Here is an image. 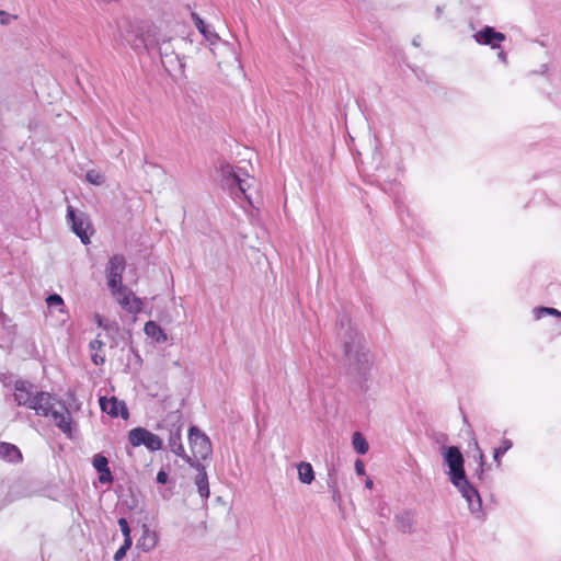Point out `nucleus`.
I'll return each mask as SVG.
<instances>
[{
  "instance_id": "nucleus-1",
  "label": "nucleus",
  "mask_w": 561,
  "mask_h": 561,
  "mask_svg": "<svg viewBox=\"0 0 561 561\" xmlns=\"http://www.w3.org/2000/svg\"><path fill=\"white\" fill-rule=\"evenodd\" d=\"M14 390V400L19 405L34 410L37 415L50 416L61 432L71 435V413L61 401L48 392L37 391L32 383L22 380L15 382Z\"/></svg>"
},
{
  "instance_id": "nucleus-2",
  "label": "nucleus",
  "mask_w": 561,
  "mask_h": 561,
  "mask_svg": "<svg viewBox=\"0 0 561 561\" xmlns=\"http://www.w3.org/2000/svg\"><path fill=\"white\" fill-rule=\"evenodd\" d=\"M342 346L346 375L362 382L373 367V356L366 347L364 336L356 329L348 328L342 336Z\"/></svg>"
},
{
  "instance_id": "nucleus-3",
  "label": "nucleus",
  "mask_w": 561,
  "mask_h": 561,
  "mask_svg": "<svg viewBox=\"0 0 561 561\" xmlns=\"http://www.w3.org/2000/svg\"><path fill=\"white\" fill-rule=\"evenodd\" d=\"M149 48L156 49L169 75L176 77L183 75L185 59L194 50V44L188 36L160 34Z\"/></svg>"
},
{
  "instance_id": "nucleus-4",
  "label": "nucleus",
  "mask_w": 561,
  "mask_h": 561,
  "mask_svg": "<svg viewBox=\"0 0 561 561\" xmlns=\"http://www.w3.org/2000/svg\"><path fill=\"white\" fill-rule=\"evenodd\" d=\"M444 462L448 467L450 482L458 489L468 503V508L473 514H479L482 508L481 497L473 485L466 478L463 457L456 446L442 447Z\"/></svg>"
},
{
  "instance_id": "nucleus-5",
  "label": "nucleus",
  "mask_w": 561,
  "mask_h": 561,
  "mask_svg": "<svg viewBox=\"0 0 561 561\" xmlns=\"http://www.w3.org/2000/svg\"><path fill=\"white\" fill-rule=\"evenodd\" d=\"M219 172L222 186L227 188L234 198L244 197L251 203L248 191L251 187L250 181H252V179L245 171L224 162L219 167Z\"/></svg>"
},
{
  "instance_id": "nucleus-6",
  "label": "nucleus",
  "mask_w": 561,
  "mask_h": 561,
  "mask_svg": "<svg viewBox=\"0 0 561 561\" xmlns=\"http://www.w3.org/2000/svg\"><path fill=\"white\" fill-rule=\"evenodd\" d=\"M144 27L135 21L123 20L117 24V32L114 39L121 45H128L135 49L146 46L149 48L150 42L142 37Z\"/></svg>"
},
{
  "instance_id": "nucleus-7",
  "label": "nucleus",
  "mask_w": 561,
  "mask_h": 561,
  "mask_svg": "<svg viewBox=\"0 0 561 561\" xmlns=\"http://www.w3.org/2000/svg\"><path fill=\"white\" fill-rule=\"evenodd\" d=\"M67 221L71 230L80 238L83 244L91 242L90 237L93 233V228L85 213L76 210L72 206H68Z\"/></svg>"
},
{
  "instance_id": "nucleus-8",
  "label": "nucleus",
  "mask_w": 561,
  "mask_h": 561,
  "mask_svg": "<svg viewBox=\"0 0 561 561\" xmlns=\"http://www.w3.org/2000/svg\"><path fill=\"white\" fill-rule=\"evenodd\" d=\"M188 442L193 460L199 461L207 459L211 455V443L206 434L196 426H192L188 431Z\"/></svg>"
},
{
  "instance_id": "nucleus-9",
  "label": "nucleus",
  "mask_w": 561,
  "mask_h": 561,
  "mask_svg": "<svg viewBox=\"0 0 561 561\" xmlns=\"http://www.w3.org/2000/svg\"><path fill=\"white\" fill-rule=\"evenodd\" d=\"M128 440L131 446L139 447L144 445L150 451H157L162 448V439L144 427H136L129 431Z\"/></svg>"
},
{
  "instance_id": "nucleus-10",
  "label": "nucleus",
  "mask_w": 561,
  "mask_h": 561,
  "mask_svg": "<svg viewBox=\"0 0 561 561\" xmlns=\"http://www.w3.org/2000/svg\"><path fill=\"white\" fill-rule=\"evenodd\" d=\"M126 267L125 257L121 254L112 256L106 265V279L110 290H115L123 285V273Z\"/></svg>"
},
{
  "instance_id": "nucleus-11",
  "label": "nucleus",
  "mask_w": 561,
  "mask_h": 561,
  "mask_svg": "<svg viewBox=\"0 0 561 561\" xmlns=\"http://www.w3.org/2000/svg\"><path fill=\"white\" fill-rule=\"evenodd\" d=\"M117 304L129 313H139L142 310V300L126 286L111 291Z\"/></svg>"
},
{
  "instance_id": "nucleus-12",
  "label": "nucleus",
  "mask_w": 561,
  "mask_h": 561,
  "mask_svg": "<svg viewBox=\"0 0 561 561\" xmlns=\"http://www.w3.org/2000/svg\"><path fill=\"white\" fill-rule=\"evenodd\" d=\"M99 401L101 410L111 416H122L125 420L128 417L129 414L125 402L119 401L117 398L112 397L106 399L105 397H101Z\"/></svg>"
},
{
  "instance_id": "nucleus-13",
  "label": "nucleus",
  "mask_w": 561,
  "mask_h": 561,
  "mask_svg": "<svg viewBox=\"0 0 561 561\" xmlns=\"http://www.w3.org/2000/svg\"><path fill=\"white\" fill-rule=\"evenodd\" d=\"M473 37L477 43L489 45L492 48L500 47V44L505 41V35L501 32H496L491 26H485L483 30L477 32Z\"/></svg>"
},
{
  "instance_id": "nucleus-14",
  "label": "nucleus",
  "mask_w": 561,
  "mask_h": 561,
  "mask_svg": "<svg viewBox=\"0 0 561 561\" xmlns=\"http://www.w3.org/2000/svg\"><path fill=\"white\" fill-rule=\"evenodd\" d=\"M187 463L198 471V473L195 478V484L197 486V491H198L199 495L205 500L208 499L210 491H209V484H208V476L205 470V467L199 461H195L193 459L191 460V462H187Z\"/></svg>"
},
{
  "instance_id": "nucleus-15",
  "label": "nucleus",
  "mask_w": 561,
  "mask_h": 561,
  "mask_svg": "<svg viewBox=\"0 0 561 561\" xmlns=\"http://www.w3.org/2000/svg\"><path fill=\"white\" fill-rule=\"evenodd\" d=\"M169 448L170 450L176 455L178 457L182 458L186 462H191L193 459L190 455L186 454L184 446L181 440V427L178 426L173 431L170 432L169 435Z\"/></svg>"
},
{
  "instance_id": "nucleus-16",
  "label": "nucleus",
  "mask_w": 561,
  "mask_h": 561,
  "mask_svg": "<svg viewBox=\"0 0 561 561\" xmlns=\"http://www.w3.org/2000/svg\"><path fill=\"white\" fill-rule=\"evenodd\" d=\"M158 543V535L156 531L149 529L148 526H142V534L137 541V547L145 552H149L156 548Z\"/></svg>"
},
{
  "instance_id": "nucleus-17",
  "label": "nucleus",
  "mask_w": 561,
  "mask_h": 561,
  "mask_svg": "<svg viewBox=\"0 0 561 561\" xmlns=\"http://www.w3.org/2000/svg\"><path fill=\"white\" fill-rule=\"evenodd\" d=\"M93 467L100 473L99 481L101 483H111L113 481V477L108 468V461L106 457L102 455H95L93 458Z\"/></svg>"
},
{
  "instance_id": "nucleus-18",
  "label": "nucleus",
  "mask_w": 561,
  "mask_h": 561,
  "mask_svg": "<svg viewBox=\"0 0 561 561\" xmlns=\"http://www.w3.org/2000/svg\"><path fill=\"white\" fill-rule=\"evenodd\" d=\"M0 458L9 462L18 463L22 461V454L15 445L0 442Z\"/></svg>"
},
{
  "instance_id": "nucleus-19",
  "label": "nucleus",
  "mask_w": 561,
  "mask_h": 561,
  "mask_svg": "<svg viewBox=\"0 0 561 561\" xmlns=\"http://www.w3.org/2000/svg\"><path fill=\"white\" fill-rule=\"evenodd\" d=\"M396 527L401 533H411L413 530L415 520L411 512H403L394 517Z\"/></svg>"
},
{
  "instance_id": "nucleus-20",
  "label": "nucleus",
  "mask_w": 561,
  "mask_h": 561,
  "mask_svg": "<svg viewBox=\"0 0 561 561\" xmlns=\"http://www.w3.org/2000/svg\"><path fill=\"white\" fill-rule=\"evenodd\" d=\"M192 20L196 28L203 34V36L210 43L215 44L219 37L213 32L203 21V19L195 12L192 13Z\"/></svg>"
},
{
  "instance_id": "nucleus-21",
  "label": "nucleus",
  "mask_w": 561,
  "mask_h": 561,
  "mask_svg": "<svg viewBox=\"0 0 561 561\" xmlns=\"http://www.w3.org/2000/svg\"><path fill=\"white\" fill-rule=\"evenodd\" d=\"M144 331L147 336L151 337L157 343H164L168 340L167 334L154 321L146 322Z\"/></svg>"
},
{
  "instance_id": "nucleus-22",
  "label": "nucleus",
  "mask_w": 561,
  "mask_h": 561,
  "mask_svg": "<svg viewBox=\"0 0 561 561\" xmlns=\"http://www.w3.org/2000/svg\"><path fill=\"white\" fill-rule=\"evenodd\" d=\"M298 479L301 483L310 484L314 480V472L309 462L301 461L297 466Z\"/></svg>"
},
{
  "instance_id": "nucleus-23",
  "label": "nucleus",
  "mask_w": 561,
  "mask_h": 561,
  "mask_svg": "<svg viewBox=\"0 0 561 561\" xmlns=\"http://www.w3.org/2000/svg\"><path fill=\"white\" fill-rule=\"evenodd\" d=\"M14 335V327L4 323V316L0 313V345L8 344Z\"/></svg>"
},
{
  "instance_id": "nucleus-24",
  "label": "nucleus",
  "mask_w": 561,
  "mask_h": 561,
  "mask_svg": "<svg viewBox=\"0 0 561 561\" xmlns=\"http://www.w3.org/2000/svg\"><path fill=\"white\" fill-rule=\"evenodd\" d=\"M352 445L355 451L358 453L359 455H365L369 449V445L366 438L359 432H355L353 434Z\"/></svg>"
},
{
  "instance_id": "nucleus-25",
  "label": "nucleus",
  "mask_w": 561,
  "mask_h": 561,
  "mask_svg": "<svg viewBox=\"0 0 561 561\" xmlns=\"http://www.w3.org/2000/svg\"><path fill=\"white\" fill-rule=\"evenodd\" d=\"M47 306L50 310H57L60 313H65V305L62 298L57 295H49L46 299Z\"/></svg>"
},
{
  "instance_id": "nucleus-26",
  "label": "nucleus",
  "mask_w": 561,
  "mask_h": 561,
  "mask_svg": "<svg viewBox=\"0 0 561 561\" xmlns=\"http://www.w3.org/2000/svg\"><path fill=\"white\" fill-rule=\"evenodd\" d=\"M534 314L536 319H540L542 316H556L561 317V312L554 308L550 307H539L534 310Z\"/></svg>"
},
{
  "instance_id": "nucleus-27",
  "label": "nucleus",
  "mask_w": 561,
  "mask_h": 561,
  "mask_svg": "<svg viewBox=\"0 0 561 561\" xmlns=\"http://www.w3.org/2000/svg\"><path fill=\"white\" fill-rule=\"evenodd\" d=\"M87 180L94 185H101L104 183V178L99 172L91 170L87 172Z\"/></svg>"
},
{
  "instance_id": "nucleus-28",
  "label": "nucleus",
  "mask_w": 561,
  "mask_h": 561,
  "mask_svg": "<svg viewBox=\"0 0 561 561\" xmlns=\"http://www.w3.org/2000/svg\"><path fill=\"white\" fill-rule=\"evenodd\" d=\"M130 547H131V539L124 540L123 546L115 552L114 560L121 561L126 556V552Z\"/></svg>"
},
{
  "instance_id": "nucleus-29",
  "label": "nucleus",
  "mask_w": 561,
  "mask_h": 561,
  "mask_svg": "<svg viewBox=\"0 0 561 561\" xmlns=\"http://www.w3.org/2000/svg\"><path fill=\"white\" fill-rule=\"evenodd\" d=\"M512 447V442L508 439L503 440L502 446L494 450V459L497 460L500 456L504 455Z\"/></svg>"
},
{
  "instance_id": "nucleus-30",
  "label": "nucleus",
  "mask_w": 561,
  "mask_h": 561,
  "mask_svg": "<svg viewBox=\"0 0 561 561\" xmlns=\"http://www.w3.org/2000/svg\"><path fill=\"white\" fill-rule=\"evenodd\" d=\"M118 525L121 527V530L124 535V540H128V539H131L130 537V528H129V525L127 523V520L125 518H119L118 519Z\"/></svg>"
},
{
  "instance_id": "nucleus-31",
  "label": "nucleus",
  "mask_w": 561,
  "mask_h": 561,
  "mask_svg": "<svg viewBox=\"0 0 561 561\" xmlns=\"http://www.w3.org/2000/svg\"><path fill=\"white\" fill-rule=\"evenodd\" d=\"M89 346H90L91 351L96 352V351H100L104 346V343L98 336L96 339H94L93 341L90 342Z\"/></svg>"
},
{
  "instance_id": "nucleus-32",
  "label": "nucleus",
  "mask_w": 561,
  "mask_h": 561,
  "mask_svg": "<svg viewBox=\"0 0 561 561\" xmlns=\"http://www.w3.org/2000/svg\"><path fill=\"white\" fill-rule=\"evenodd\" d=\"M91 359L92 362L95 364V365H102L104 364L105 362V358L103 355H100L98 352H94L92 355H91Z\"/></svg>"
},
{
  "instance_id": "nucleus-33",
  "label": "nucleus",
  "mask_w": 561,
  "mask_h": 561,
  "mask_svg": "<svg viewBox=\"0 0 561 561\" xmlns=\"http://www.w3.org/2000/svg\"><path fill=\"white\" fill-rule=\"evenodd\" d=\"M355 471L359 476L365 474V466H364L363 461L359 459L355 461Z\"/></svg>"
},
{
  "instance_id": "nucleus-34",
  "label": "nucleus",
  "mask_w": 561,
  "mask_h": 561,
  "mask_svg": "<svg viewBox=\"0 0 561 561\" xmlns=\"http://www.w3.org/2000/svg\"><path fill=\"white\" fill-rule=\"evenodd\" d=\"M157 482L158 483H161V484H164L168 482V474L165 471L163 470H160L157 474Z\"/></svg>"
},
{
  "instance_id": "nucleus-35",
  "label": "nucleus",
  "mask_w": 561,
  "mask_h": 561,
  "mask_svg": "<svg viewBox=\"0 0 561 561\" xmlns=\"http://www.w3.org/2000/svg\"><path fill=\"white\" fill-rule=\"evenodd\" d=\"M497 57H499V59H500L501 61H503L504 64H505V62H506V60H507L506 53H505V51H503V50L499 51Z\"/></svg>"
},
{
  "instance_id": "nucleus-36",
  "label": "nucleus",
  "mask_w": 561,
  "mask_h": 561,
  "mask_svg": "<svg viewBox=\"0 0 561 561\" xmlns=\"http://www.w3.org/2000/svg\"><path fill=\"white\" fill-rule=\"evenodd\" d=\"M3 495V489L0 488V508H2L5 505V501L2 497Z\"/></svg>"
},
{
  "instance_id": "nucleus-37",
  "label": "nucleus",
  "mask_w": 561,
  "mask_h": 561,
  "mask_svg": "<svg viewBox=\"0 0 561 561\" xmlns=\"http://www.w3.org/2000/svg\"><path fill=\"white\" fill-rule=\"evenodd\" d=\"M365 485H366L367 489H373V486H374L373 480L367 479L366 482H365Z\"/></svg>"
},
{
  "instance_id": "nucleus-38",
  "label": "nucleus",
  "mask_w": 561,
  "mask_h": 561,
  "mask_svg": "<svg viewBox=\"0 0 561 561\" xmlns=\"http://www.w3.org/2000/svg\"><path fill=\"white\" fill-rule=\"evenodd\" d=\"M479 458H480V460H481L479 476L481 477V474H482V472H483V470H482V465H483V462H482V460H483V454H482V453H480V454H479Z\"/></svg>"
},
{
  "instance_id": "nucleus-39",
  "label": "nucleus",
  "mask_w": 561,
  "mask_h": 561,
  "mask_svg": "<svg viewBox=\"0 0 561 561\" xmlns=\"http://www.w3.org/2000/svg\"><path fill=\"white\" fill-rule=\"evenodd\" d=\"M436 12H437V14H438V15H440V13H442V9H440V7H437V8H436Z\"/></svg>"
},
{
  "instance_id": "nucleus-40",
  "label": "nucleus",
  "mask_w": 561,
  "mask_h": 561,
  "mask_svg": "<svg viewBox=\"0 0 561 561\" xmlns=\"http://www.w3.org/2000/svg\"><path fill=\"white\" fill-rule=\"evenodd\" d=\"M413 45L419 46V41L413 39Z\"/></svg>"
}]
</instances>
